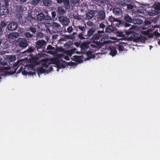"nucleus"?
<instances>
[{"label":"nucleus","instance_id":"obj_1","mask_svg":"<svg viewBox=\"0 0 160 160\" xmlns=\"http://www.w3.org/2000/svg\"><path fill=\"white\" fill-rule=\"evenodd\" d=\"M42 65L43 67L41 68L38 70V72L41 73H44V74H48L51 70H52V66L55 68L57 67V71H58V69L62 67L61 62L58 58H53L52 59H43L42 60Z\"/></svg>","mask_w":160,"mask_h":160},{"label":"nucleus","instance_id":"obj_2","mask_svg":"<svg viewBox=\"0 0 160 160\" xmlns=\"http://www.w3.org/2000/svg\"><path fill=\"white\" fill-rule=\"evenodd\" d=\"M76 49H74L70 50L66 52V54L68 55V56H64L62 54H59L58 55V58H60L61 57H63L64 58L67 60L68 61L70 60L69 56L71 57L72 55L75 53H78L77 52H76Z\"/></svg>","mask_w":160,"mask_h":160},{"label":"nucleus","instance_id":"obj_3","mask_svg":"<svg viewBox=\"0 0 160 160\" xmlns=\"http://www.w3.org/2000/svg\"><path fill=\"white\" fill-rule=\"evenodd\" d=\"M17 41L19 42L20 46L21 47L25 48L27 46V41L25 39L19 38L17 40Z\"/></svg>","mask_w":160,"mask_h":160},{"label":"nucleus","instance_id":"obj_4","mask_svg":"<svg viewBox=\"0 0 160 160\" xmlns=\"http://www.w3.org/2000/svg\"><path fill=\"white\" fill-rule=\"evenodd\" d=\"M59 20L61 24L65 25H68L69 22V20L64 17H60L59 18Z\"/></svg>","mask_w":160,"mask_h":160},{"label":"nucleus","instance_id":"obj_5","mask_svg":"<svg viewBox=\"0 0 160 160\" xmlns=\"http://www.w3.org/2000/svg\"><path fill=\"white\" fill-rule=\"evenodd\" d=\"M46 43L45 41L43 40H39L37 42L36 45V48L38 49L39 48H43L46 45Z\"/></svg>","mask_w":160,"mask_h":160},{"label":"nucleus","instance_id":"obj_6","mask_svg":"<svg viewBox=\"0 0 160 160\" xmlns=\"http://www.w3.org/2000/svg\"><path fill=\"white\" fill-rule=\"evenodd\" d=\"M18 27L17 23L14 22L10 23L8 26V29L11 31L14 30Z\"/></svg>","mask_w":160,"mask_h":160},{"label":"nucleus","instance_id":"obj_7","mask_svg":"<svg viewBox=\"0 0 160 160\" xmlns=\"http://www.w3.org/2000/svg\"><path fill=\"white\" fill-rule=\"evenodd\" d=\"M8 10L7 8L4 6H2L0 7V15H3L8 13Z\"/></svg>","mask_w":160,"mask_h":160},{"label":"nucleus","instance_id":"obj_8","mask_svg":"<svg viewBox=\"0 0 160 160\" xmlns=\"http://www.w3.org/2000/svg\"><path fill=\"white\" fill-rule=\"evenodd\" d=\"M19 36V34L18 32H15L10 33L8 37L10 39H12L18 38Z\"/></svg>","mask_w":160,"mask_h":160},{"label":"nucleus","instance_id":"obj_9","mask_svg":"<svg viewBox=\"0 0 160 160\" xmlns=\"http://www.w3.org/2000/svg\"><path fill=\"white\" fill-rule=\"evenodd\" d=\"M147 39V38L144 36L141 35L138 38L135 39V41L137 42H144Z\"/></svg>","mask_w":160,"mask_h":160},{"label":"nucleus","instance_id":"obj_10","mask_svg":"<svg viewBox=\"0 0 160 160\" xmlns=\"http://www.w3.org/2000/svg\"><path fill=\"white\" fill-rule=\"evenodd\" d=\"M72 60L79 63L81 62L83 59L81 56H73L72 58Z\"/></svg>","mask_w":160,"mask_h":160},{"label":"nucleus","instance_id":"obj_11","mask_svg":"<svg viewBox=\"0 0 160 160\" xmlns=\"http://www.w3.org/2000/svg\"><path fill=\"white\" fill-rule=\"evenodd\" d=\"M110 49L111 50V52L110 53V55L112 57L115 56L117 52L116 48L114 47H111L110 48Z\"/></svg>","mask_w":160,"mask_h":160},{"label":"nucleus","instance_id":"obj_12","mask_svg":"<svg viewBox=\"0 0 160 160\" xmlns=\"http://www.w3.org/2000/svg\"><path fill=\"white\" fill-rule=\"evenodd\" d=\"M153 7L156 11L158 12V13H160V3L156 2L153 5Z\"/></svg>","mask_w":160,"mask_h":160},{"label":"nucleus","instance_id":"obj_13","mask_svg":"<svg viewBox=\"0 0 160 160\" xmlns=\"http://www.w3.org/2000/svg\"><path fill=\"white\" fill-rule=\"evenodd\" d=\"M152 32L151 30H149L147 31H142L141 32L144 35H148L149 38L152 37L153 35L150 33Z\"/></svg>","mask_w":160,"mask_h":160},{"label":"nucleus","instance_id":"obj_14","mask_svg":"<svg viewBox=\"0 0 160 160\" xmlns=\"http://www.w3.org/2000/svg\"><path fill=\"white\" fill-rule=\"evenodd\" d=\"M133 23L135 24H140L142 23V20L138 18H135L132 20Z\"/></svg>","mask_w":160,"mask_h":160},{"label":"nucleus","instance_id":"obj_15","mask_svg":"<svg viewBox=\"0 0 160 160\" xmlns=\"http://www.w3.org/2000/svg\"><path fill=\"white\" fill-rule=\"evenodd\" d=\"M113 12L117 15H119L122 12L121 10L118 8H115L113 9Z\"/></svg>","mask_w":160,"mask_h":160},{"label":"nucleus","instance_id":"obj_16","mask_svg":"<svg viewBox=\"0 0 160 160\" xmlns=\"http://www.w3.org/2000/svg\"><path fill=\"white\" fill-rule=\"evenodd\" d=\"M94 14L92 11H91L88 12L87 15V18L88 19H90L93 18Z\"/></svg>","mask_w":160,"mask_h":160},{"label":"nucleus","instance_id":"obj_17","mask_svg":"<svg viewBox=\"0 0 160 160\" xmlns=\"http://www.w3.org/2000/svg\"><path fill=\"white\" fill-rule=\"evenodd\" d=\"M158 13V11H156L154 10H151L150 11H149L148 12V14L149 16H154L156 15Z\"/></svg>","mask_w":160,"mask_h":160},{"label":"nucleus","instance_id":"obj_18","mask_svg":"<svg viewBox=\"0 0 160 160\" xmlns=\"http://www.w3.org/2000/svg\"><path fill=\"white\" fill-rule=\"evenodd\" d=\"M99 16L100 19H104L105 17V14L104 12L101 11L99 13Z\"/></svg>","mask_w":160,"mask_h":160},{"label":"nucleus","instance_id":"obj_19","mask_svg":"<svg viewBox=\"0 0 160 160\" xmlns=\"http://www.w3.org/2000/svg\"><path fill=\"white\" fill-rule=\"evenodd\" d=\"M124 18L125 20L128 22H132L131 18L128 15H126Z\"/></svg>","mask_w":160,"mask_h":160},{"label":"nucleus","instance_id":"obj_20","mask_svg":"<svg viewBox=\"0 0 160 160\" xmlns=\"http://www.w3.org/2000/svg\"><path fill=\"white\" fill-rule=\"evenodd\" d=\"M37 18L40 21L42 20L44 18V14L42 13H40L37 15Z\"/></svg>","mask_w":160,"mask_h":160},{"label":"nucleus","instance_id":"obj_21","mask_svg":"<svg viewBox=\"0 0 160 160\" xmlns=\"http://www.w3.org/2000/svg\"><path fill=\"white\" fill-rule=\"evenodd\" d=\"M113 30V28L112 26H109L106 28V31L107 32H110Z\"/></svg>","mask_w":160,"mask_h":160},{"label":"nucleus","instance_id":"obj_22","mask_svg":"<svg viewBox=\"0 0 160 160\" xmlns=\"http://www.w3.org/2000/svg\"><path fill=\"white\" fill-rule=\"evenodd\" d=\"M58 12L61 14H63L65 12V10L62 7H59L58 8Z\"/></svg>","mask_w":160,"mask_h":160},{"label":"nucleus","instance_id":"obj_23","mask_svg":"<svg viewBox=\"0 0 160 160\" xmlns=\"http://www.w3.org/2000/svg\"><path fill=\"white\" fill-rule=\"evenodd\" d=\"M22 74L23 75H27V74H28V75L30 76V75H33L35 74V73L34 72H33V73H32V72L28 73L26 71H24L22 72Z\"/></svg>","mask_w":160,"mask_h":160},{"label":"nucleus","instance_id":"obj_24","mask_svg":"<svg viewBox=\"0 0 160 160\" xmlns=\"http://www.w3.org/2000/svg\"><path fill=\"white\" fill-rule=\"evenodd\" d=\"M88 44L87 42H84L82 43L81 46L82 49L88 48Z\"/></svg>","mask_w":160,"mask_h":160},{"label":"nucleus","instance_id":"obj_25","mask_svg":"<svg viewBox=\"0 0 160 160\" xmlns=\"http://www.w3.org/2000/svg\"><path fill=\"white\" fill-rule=\"evenodd\" d=\"M51 2L50 0H44L43 3L44 4L47 6H49L50 5Z\"/></svg>","mask_w":160,"mask_h":160},{"label":"nucleus","instance_id":"obj_26","mask_svg":"<svg viewBox=\"0 0 160 160\" xmlns=\"http://www.w3.org/2000/svg\"><path fill=\"white\" fill-rule=\"evenodd\" d=\"M24 61L23 59L18 60L15 64V65L16 66H19L20 65L22 64Z\"/></svg>","mask_w":160,"mask_h":160},{"label":"nucleus","instance_id":"obj_27","mask_svg":"<svg viewBox=\"0 0 160 160\" xmlns=\"http://www.w3.org/2000/svg\"><path fill=\"white\" fill-rule=\"evenodd\" d=\"M26 19L27 20L30 21L32 23L33 22V20H34V19L33 18V17L31 16L30 15L28 16V17L26 18Z\"/></svg>","mask_w":160,"mask_h":160},{"label":"nucleus","instance_id":"obj_28","mask_svg":"<svg viewBox=\"0 0 160 160\" xmlns=\"http://www.w3.org/2000/svg\"><path fill=\"white\" fill-rule=\"evenodd\" d=\"M53 27L55 28H58L60 27V26L56 22H54L52 24Z\"/></svg>","mask_w":160,"mask_h":160},{"label":"nucleus","instance_id":"obj_29","mask_svg":"<svg viewBox=\"0 0 160 160\" xmlns=\"http://www.w3.org/2000/svg\"><path fill=\"white\" fill-rule=\"evenodd\" d=\"M16 57L14 56H11L9 57L10 60L11 61H14L16 60Z\"/></svg>","mask_w":160,"mask_h":160},{"label":"nucleus","instance_id":"obj_30","mask_svg":"<svg viewBox=\"0 0 160 160\" xmlns=\"http://www.w3.org/2000/svg\"><path fill=\"white\" fill-rule=\"evenodd\" d=\"M65 5L68 6L69 4V1L68 0H63V2Z\"/></svg>","mask_w":160,"mask_h":160},{"label":"nucleus","instance_id":"obj_31","mask_svg":"<svg viewBox=\"0 0 160 160\" xmlns=\"http://www.w3.org/2000/svg\"><path fill=\"white\" fill-rule=\"evenodd\" d=\"M133 29V27H132L128 31H127L126 32V33L127 34H130L131 33H132V32H133V31H132V30Z\"/></svg>","mask_w":160,"mask_h":160},{"label":"nucleus","instance_id":"obj_32","mask_svg":"<svg viewBox=\"0 0 160 160\" xmlns=\"http://www.w3.org/2000/svg\"><path fill=\"white\" fill-rule=\"evenodd\" d=\"M118 49L120 51H122L124 50V48L122 45H120L118 47Z\"/></svg>","mask_w":160,"mask_h":160},{"label":"nucleus","instance_id":"obj_33","mask_svg":"<svg viewBox=\"0 0 160 160\" xmlns=\"http://www.w3.org/2000/svg\"><path fill=\"white\" fill-rule=\"evenodd\" d=\"M25 35L28 38H31L32 37V34H31L29 32H27L26 34Z\"/></svg>","mask_w":160,"mask_h":160},{"label":"nucleus","instance_id":"obj_34","mask_svg":"<svg viewBox=\"0 0 160 160\" xmlns=\"http://www.w3.org/2000/svg\"><path fill=\"white\" fill-rule=\"evenodd\" d=\"M40 0H33L32 2V4L33 5H36L40 1Z\"/></svg>","mask_w":160,"mask_h":160},{"label":"nucleus","instance_id":"obj_35","mask_svg":"<svg viewBox=\"0 0 160 160\" xmlns=\"http://www.w3.org/2000/svg\"><path fill=\"white\" fill-rule=\"evenodd\" d=\"M43 56V53H41L38 54L37 57L36 58L34 59V60H35L37 59H38L39 58H40L41 57H42Z\"/></svg>","mask_w":160,"mask_h":160},{"label":"nucleus","instance_id":"obj_36","mask_svg":"<svg viewBox=\"0 0 160 160\" xmlns=\"http://www.w3.org/2000/svg\"><path fill=\"white\" fill-rule=\"evenodd\" d=\"M30 30L32 32L34 33L36 32V29L35 28L31 27L30 28Z\"/></svg>","mask_w":160,"mask_h":160},{"label":"nucleus","instance_id":"obj_37","mask_svg":"<svg viewBox=\"0 0 160 160\" xmlns=\"http://www.w3.org/2000/svg\"><path fill=\"white\" fill-rule=\"evenodd\" d=\"M67 30L68 32L71 33L72 30V27H69L68 28Z\"/></svg>","mask_w":160,"mask_h":160},{"label":"nucleus","instance_id":"obj_38","mask_svg":"<svg viewBox=\"0 0 160 160\" xmlns=\"http://www.w3.org/2000/svg\"><path fill=\"white\" fill-rule=\"evenodd\" d=\"M33 51V49L31 48H29L28 50H27L26 51L24 52V53H25L26 52H31Z\"/></svg>","mask_w":160,"mask_h":160},{"label":"nucleus","instance_id":"obj_39","mask_svg":"<svg viewBox=\"0 0 160 160\" xmlns=\"http://www.w3.org/2000/svg\"><path fill=\"white\" fill-rule=\"evenodd\" d=\"M47 48L48 50H52L53 48L51 46L48 45L47 47Z\"/></svg>","mask_w":160,"mask_h":160},{"label":"nucleus","instance_id":"obj_40","mask_svg":"<svg viewBox=\"0 0 160 160\" xmlns=\"http://www.w3.org/2000/svg\"><path fill=\"white\" fill-rule=\"evenodd\" d=\"M52 17L53 18H54L56 16V14L55 12H52Z\"/></svg>","mask_w":160,"mask_h":160},{"label":"nucleus","instance_id":"obj_41","mask_svg":"<svg viewBox=\"0 0 160 160\" xmlns=\"http://www.w3.org/2000/svg\"><path fill=\"white\" fill-rule=\"evenodd\" d=\"M151 24L150 22L148 21H146L145 22V25H147L148 24Z\"/></svg>","mask_w":160,"mask_h":160},{"label":"nucleus","instance_id":"obj_42","mask_svg":"<svg viewBox=\"0 0 160 160\" xmlns=\"http://www.w3.org/2000/svg\"><path fill=\"white\" fill-rule=\"evenodd\" d=\"M37 36L40 38H41L42 36V34L41 33H37Z\"/></svg>","mask_w":160,"mask_h":160},{"label":"nucleus","instance_id":"obj_43","mask_svg":"<svg viewBox=\"0 0 160 160\" xmlns=\"http://www.w3.org/2000/svg\"><path fill=\"white\" fill-rule=\"evenodd\" d=\"M5 1V4L6 6H7L8 5V2L10 0H4Z\"/></svg>","mask_w":160,"mask_h":160},{"label":"nucleus","instance_id":"obj_44","mask_svg":"<svg viewBox=\"0 0 160 160\" xmlns=\"http://www.w3.org/2000/svg\"><path fill=\"white\" fill-rule=\"evenodd\" d=\"M110 42H111V41H110L107 40V41H104L103 42L104 44H106L109 43Z\"/></svg>","mask_w":160,"mask_h":160},{"label":"nucleus","instance_id":"obj_45","mask_svg":"<svg viewBox=\"0 0 160 160\" xmlns=\"http://www.w3.org/2000/svg\"><path fill=\"white\" fill-rule=\"evenodd\" d=\"M93 33V32L92 30H90L88 32V35L90 36Z\"/></svg>","mask_w":160,"mask_h":160},{"label":"nucleus","instance_id":"obj_46","mask_svg":"<svg viewBox=\"0 0 160 160\" xmlns=\"http://www.w3.org/2000/svg\"><path fill=\"white\" fill-rule=\"evenodd\" d=\"M63 0H57V3H61L63 2Z\"/></svg>","mask_w":160,"mask_h":160},{"label":"nucleus","instance_id":"obj_47","mask_svg":"<svg viewBox=\"0 0 160 160\" xmlns=\"http://www.w3.org/2000/svg\"><path fill=\"white\" fill-rule=\"evenodd\" d=\"M45 25L46 26H47V27H48V26H51V24L50 23H44Z\"/></svg>","mask_w":160,"mask_h":160},{"label":"nucleus","instance_id":"obj_48","mask_svg":"<svg viewBox=\"0 0 160 160\" xmlns=\"http://www.w3.org/2000/svg\"><path fill=\"white\" fill-rule=\"evenodd\" d=\"M138 12L140 13H143L144 12L143 10H141L140 9H139L138 10Z\"/></svg>","mask_w":160,"mask_h":160},{"label":"nucleus","instance_id":"obj_49","mask_svg":"<svg viewBox=\"0 0 160 160\" xmlns=\"http://www.w3.org/2000/svg\"><path fill=\"white\" fill-rule=\"evenodd\" d=\"M82 31H83L84 29V28L81 26L78 27Z\"/></svg>","mask_w":160,"mask_h":160},{"label":"nucleus","instance_id":"obj_50","mask_svg":"<svg viewBox=\"0 0 160 160\" xmlns=\"http://www.w3.org/2000/svg\"><path fill=\"white\" fill-rule=\"evenodd\" d=\"M154 34L155 35L157 36H159V35H160V34L158 32H154Z\"/></svg>","mask_w":160,"mask_h":160},{"label":"nucleus","instance_id":"obj_51","mask_svg":"<svg viewBox=\"0 0 160 160\" xmlns=\"http://www.w3.org/2000/svg\"><path fill=\"white\" fill-rule=\"evenodd\" d=\"M127 8L129 9H131L132 8V6L131 5H128L127 6Z\"/></svg>","mask_w":160,"mask_h":160},{"label":"nucleus","instance_id":"obj_52","mask_svg":"<svg viewBox=\"0 0 160 160\" xmlns=\"http://www.w3.org/2000/svg\"><path fill=\"white\" fill-rule=\"evenodd\" d=\"M2 27H4L6 25V24L4 22H2Z\"/></svg>","mask_w":160,"mask_h":160},{"label":"nucleus","instance_id":"obj_53","mask_svg":"<svg viewBox=\"0 0 160 160\" xmlns=\"http://www.w3.org/2000/svg\"><path fill=\"white\" fill-rule=\"evenodd\" d=\"M47 52H48V53H50L51 54H53V52L52 51H48Z\"/></svg>","mask_w":160,"mask_h":160},{"label":"nucleus","instance_id":"obj_54","mask_svg":"<svg viewBox=\"0 0 160 160\" xmlns=\"http://www.w3.org/2000/svg\"><path fill=\"white\" fill-rule=\"evenodd\" d=\"M19 1L22 2H25L27 0H19Z\"/></svg>","mask_w":160,"mask_h":160},{"label":"nucleus","instance_id":"obj_55","mask_svg":"<svg viewBox=\"0 0 160 160\" xmlns=\"http://www.w3.org/2000/svg\"><path fill=\"white\" fill-rule=\"evenodd\" d=\"M100 27L103 28L104 27V26L103 24H100Z\"/></svg>","mask_w":160,"mask_h":160},{"label":"nucleus","instance_id":"obj_56","mask_svg":"<svg viewBox=\"0 0 160 160\" xmlns=\"http://www.w3.org/2000/svg\"><path fill=\"white\" fill-rule=\"evenodd\" d=\"M2 31L1 28H0V34H2Z\"/></svg>","mask_w":160,"mask_h":160},{"label":"nucleus","instance_id":"obj_57","mask_svg":"<svg viewBox=\"0 0 160 160\" xmlns=\"http://www.w3.org/2000/svg\"><path fill=\"white\" fill-rule=\"evenodd\" d=\"M126 27H128L130 26V25L128 24H126L125 25Z\"/></svg>","mask_w":160,"mask_h":160},{"label":"nucleus","instance_id":"obj_58","mask_svg":"<svg viewBox=\"0 0 160 160\" xmlns=\"http://www.w3.org/2000/svg\"><path fill=\"white\" fill-rule=\"evenodd\" d=\"M46 18L48 20H49L50 19V17L49 16H47Z\"/></svg>","mask_w":160,"mask_h":160},{"label":"nucleus","instance_id":"obj_59","mask_svg":"<svg viewBox=\"0 0 160 160\" xmlns=\"http://www.w3.org/2000/svg\"><path fill=\"white\" fill-rule=\"evenodd\" d=\"M158 44L160 46V40L158 41Z\"/></svg>","mask_w":160,"mask_h":160},{"label":"nucleus","instance_id":"obj_60","mask_svg":"<svg viewBox=\"0 0 160 160\" xmlns=\"http://www.w3.org/2000/svg\"><path fill=\"white\" fill-rule=\"evenodd\" d=\"M110 38L112 39H114V40H115V39H116V38H114V37H111Z\"/></svg>","mask_w":160,"mask_h":160},{"label":"nucleus","instance_id":"obj_61","mask_svg":"<svg viewBox=\"0 0 160 160\" xmlns=\"http://www.w3.org/2000/svg\"><path fill=\"white\" fill-rule=\"evenodd\" d=\"M79 37L80 38H82V36L81 35H79Z\"/></svg>","mask_w":160,"mask_h":160},{"label":"nucleus","instance_id":"obj_62","mask_svg":"<svg viewBox=\"0 0 160 160\" xmlns=\"http://www.w3.org/2000/svg\"><path fill=\"white\" fill-rule=\"evenodd\" d=\"M149 47L150 48V50L152 48V46H149Z\"/></svg>","mask_w":160,"mask_h":160},{"label":"nucleus","instance_id":"obj_63","mask_svg":"<svg viewBox=\"0 0 160 160\" xmlns=\"http://www.w3.org/2000/svg\"><path fill=\"white\" fill-rule=\"evenodd\" d=\"M89 58H85V61H87L88 60V59H89Z\"/></svg>","mask_w":160,"mask_h":160},{"label":"nucleus","instance_id":"obj_64","mask_svg":"<svg viewBox=\"0 0 160 160\" xmlns=\"http://www.w3.org/2000/svg\"><path fill=\"white\" fill-rule=\"evenodd\" d=\"M22 18V16L19 15V18L20 19V18Z\"/></svg>","mask_w":160,"mask_h":160}]
</instances>
